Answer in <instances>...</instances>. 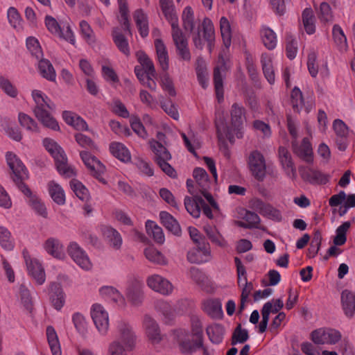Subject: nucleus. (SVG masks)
<instances>
[{"label": "nucleus", "mask_w": 355, "mask_h": 355, "mask_svg": "<svg viewBox=\"0 0 355 355\" xmlns=\"http://www.w3.org/2000/svg\"><path fill=\"white\" fill-rule=\"evenodd\" d=\"M182 18L184 29L192 33V39L195 46L202 49L204 42L206 41L209 49H211V44L214 40V28L212 21L208 18H205L201 27L198 24L196 28L193 12L190 6H187L184 9Z\"/></svg>", "instance_id": "nucleus-1"}, {"label": "nucleus", "mask_w": 355, "mask_h": 355, "mask_svg": "<svg viewBox=\"0 0 355 355\" xmlns=\"http://www.w3.org/2000/svg\"><path fill=\"white\" fill-rule=\"evenodd\" d=\"M116 338L107 346V355H128L136 346L137 336L131 324L126 320H119L116 324Z\"/></svg>", "instance_id": "nucleus-2"}, {"label": "nucleus", "mask_w": 355, "mask_h": 355, "mask_svg": "<svg viewBox=\"0 0 355 355\" xmlns=\"http://www.w3.org/2000/svg\"><path fill=\"white\" fill-rule=\"evenodd\" d=\"M230 114L232 124L230 128L226 127L224 119L220 116H216L215 123L218 139L222 140L226 138L230 142H233L234 136L237 138L243 137L242 128L245 120L244 107L235 103L232 105ZM217 115H218V113H217Z\"/></svg>", "instance_id": "nucleus-3"}, {"label": "nucleus", "mask_w": 355, "mask_h": 355, "mask_svg": "<svg viewBox=\"0 0 355 355\" xmlns=\"http://www.w3.org/2000/svg\"><path fill=\"white\" fill-rule=\"evenodd\" d=\"M32 98L35 103L33 112L37 119L44 126L53 130L58 131L60 126L57 121L50 114L49 110L54 108L51 99L42 91H32Z\"/></svg>", "instance_id": "nucleus-4"}, {"label": "nucleus", "mask_w": 355, "mask_h": 355, "mask_svg": "<svg viewBox=\"0 0 355 355\" xmlns=\"http://www.w3.org/2000/svg\"><path fill=\"white\" fill-rule=\"evenodd\" d=\"M43 145L53 157L57 169L61 175L68 178L75 175L73 168L67 164V157L64 150L56 141L50 138H45L43 140Z\"/></svg>", "instance_id": "nucleus-5"}, {"label": "nucleus", "mask_w": 355, "mask_h": 355, "mask_svg": "<svg viewBox=\"0 0 355 355\" xmlns=\"http://www.w3.org/2000/svg\"><path fill=\"white\" fill-rule=\"evenodd\" d=\"M172 334L178 342L182 353L191 354L202 347V339L192 337L186 328L175 329L172 331Z\"/></svg>", "instance_id": "nucleus-6"}, {"label": "nucleus", "mask_w": 355, "mask_h": 355, "mask_svg": "<svg viewBox=\"0 0 355 355\" xmlns=\"http://www.w3.org/2000/svg\"><path fill=\"white\" fill-rule=\"evenodd\" d=\"M187 300L180 301L176 308H173L171 304L164 300H158L155 302V309L161 315L164 324H171L175 319L177 313H182L187 306Z\"/></svg>", "instance_id": "nucleus-7"}, {"label": "nucleus", "mask_w": 355, "mask_h": 355, "mask_svg": "<svg viewBox=\"0 0 355 355\" xmlns=\"http://www.w3.org/2000/svg\"><path fill=\"white\" fill-rule=\"evenodd\" d=\"M144 286L143 282L136 278L128 281L125 288V298L131 306L139 307L142 305L144 300Z\"/></svg>", "instance_id": "nucleus-8"}, {"label": "nucleus", "mask_w": 355, "mask_h": 355, "mask_svg": "<svg viewBox=\"0 0 355 355\" xmlns=\"http://www.w3.org/2000/svg\"><path fill=\"white\" fill-rule=\"evenodd\" d=\"M22 254L28 275L37 285H42L46 281V273L42 262L32 257L26 250H23Z\"/></svg>", "instance_id": "nucleus-9"}, {"label": "nucleus", "mask_w": 355, "mask_h": 355, "mask_svg": "<svg viewBox=\"0 0 355 355\" xmlns=\"http://www.w3.org/2000/svg\"><path fill=\"white\" fill-rule=\"evenodd\" d=\"M90 313L98 332L101 336L107 335L110 326L109 314L104 306L101 304H94Z\"/></svg>", "instance_id": "nucleus-10"}, {"label": "nucleus", "mask_w": 355, "mask_h": 355, "mask_svg": "<svg viewBox=\"0 0 355 355\" xmlns=\"http://www.w3.org/2000/svg\"><path fill=\"white\" fill-rule=\"evenodd\" d=\"M44 23L47 30L51 34L69 42L73 45L75 44V36L69 26L67 25L66 27L61 28L57 20L50 15L45 17Z\"/></svg>", "instance_id": "nucleus-11"}, {"label": "nucleus", "mask_w": 355, "mask_h": 355, "mask_svg": "<svg viewBox=\"0 0 355 355\" xmlns=\"http://www.w3.org/2000/svg\"><path fill=\"white\" fill-rule=\"evenodd\" d=\"M146 282L152 291L164 296L171 295L174 290L173 284L168 279L158 274L149 275Z\"/></svg>", "instance_id": "nucleus-12"}, {"label": "nucleus", "mask_w": 355, "mask_h": 355, "mask_svg": "<svg viewBox=\"0 0 355 355\" xmlns=\"http://www.w3.org/2000/svg\"><path fill=\"white\" fill-rule=\"evenodd\" d=\"M80 156L92 175L103 184H106L107 182L103 177L105 173V166L96 157L87 151H81Z\"/></svg>", "instance_id": "nucleus-13"}, {"label": "nucleus", "mask_w": 355, "mask_h": 355, "mask_svg": "<svg viewBox=\"0 0 355 355\" xmlns=\"http://www.w3.org/2000/svg\"><path fill=\"white\" fill-rule=\"evenodd\" d=\"M172 37L177 49L178 54L184 60H191V53L188 47V41L179 27L178 22L171 24Z\"/></svg>", "instance_id": "nucleus-14"}, {"label": "nucleus", "mask_w": 355, "mask_h": 355, "mask_svg": "<svg viewBox=\"0 0 355 355\" xmlns=\"http://www.w3.org/2000/svg\"><path fill=\"white\" fill-rule=\"evenodd\" d=\"M67 252L73 261L82 269L89 270L92 263L85 251L76 242H71L67 247Z\"/></svg>", "instance_id": "nucleus-15"}, {"label": "nucleus", "mask_w": 355, "mask_h": 355, "mask_svg": "<svg viewBox=\"0 0 355 355\" xmlns=\"http://www.w3.org/2000/svg\"><path fill=\"white\" fill-rule=\"evenodd\" d=\"M6 162L9 168L15 175L14 181L19 187V183L28 177V172L22 162L14 153L8 152L6 155Z\"/></svg>", "instance_id": "nucleus-16"}, {"label": "nucleus", "mask_w": 355, "mask_h": 355, "mask_svg": "<svg viewBox=\"0 0 355 355\" xmlns=\"http://www.w3.org/2000/svg\"><path fill=\"white\" fill-rule=\"evenodd\" d=\"M211 259L209 243L202 241V244L191 249L187 253V260L192 263L201 264Z\"/></svg>", "instance_id": "nucleus-17"}, {"label": "nucleus", "mask_w": 355, "mask_h": 355, "mask_svg": "<svg viewBox=\"0 0 355 355\" xmlns=\"http://www.w3.org/2000/svg\"><path fill=\"white\" fill-rule=\"evenodd\" d=\"M248 165L252 175L258 180L266 176V163L263 155L257 150L252 151L248 158Z\"/></svg>", "instance_id": "nucleus-18"}, {"label": "nucleus", "mask_w": 355, "mask_h": 355, "mask_svg": "<svg viewBox=\"0 0 355 355\" xmlns=\"http://www.w3.org/2000/svg\"><path fill=\"white\" fill-rule=\"evenodd\" d=\"M145 334L153 344H159L163 339L159 324L150 315H145L143 319Z\"/></svg>", "instance_id": "nucleus-19"}, {"label": "nucleus", "mask_w": 355, "mask_h": 355, "mask_svg": "<svg viewBox=\"0 0 355 355\" xmlns=\"http://www.w3.org/2000/svg\"><path fill=\"white\" fill-rule=\"evenodd\" d=\"M50 302L53 308L58 311L64 306L66 294L60 283L53 282L48 286Z\"/></svg>", "instance_id": "nucleus-20"}, {"label": "nucleus", "mask_w": 355, "mask_h": 355, "mask_svg": "<svg viewBox=\"0 0 355 355\" xmlns=\"http://www.w3.org/2000/svg\"><path fill=\"white\" fill-rule=\"evenodd\" d=\"M19 190L27 197V202L35 211L44 218H46V208L41 200L35 195L33 194L30 189L24 182L19 183Z\"/></svg>", "instance_id": "nucleus-21"}, {"label": "nucleus", "mask_w": 355, "mask_h": 355, "mask_svg": "<svg viewBox=\"0 0 355 355\" xmlns=\"http://www.w3.org/2000/svg\"><path fill=\"white\" fill-rule=\"evenodd\" d=\"M234 262L238 275V284L239 286L242 288L241 297L243 298L244 300H248L253 289V285L251 282H248L245 268L242 264L241 259L236 257L234 258Z\"/></svg>", "instance_id": "nucleus-22"}, {"label": "nucleus", "mask_w": 355, "mask_h": 355, "mask_svg": "<svg viewBox=\"0 0 355 355\" xmlns=\"http://www.w3.org/2000/svg\"><path fill=\"white\" fill-rule=\"evenodd\" d=\"M98 292L103 298L113 302L118 307L124 309L126 306L124 295L116 288L112 286H103Z\"/></svg>", "instance_id": "nucleus-23"}, {"label": "nucleus", "mask_w": 355, "mask_h": 355, "mask_svg": "<svg viewBox=\"0 0 355 355\" xmlns=\"http://www.w3.org/2000/svg\"><path fill=\"white\" fill-rule=\"evenodd\" d=\"M193 175L196 182L200 187L204 197L213 207L218 208L217 204L214 200L213 197L207 191V189L209 187V182L208 180V175L205 170L202 168H196L193 171Z\"/></svg>", "instance_id": "nucleus-24"}, {"label": "nucleus", "mask_w": 355, "mask_h": 355, "mask_svg": "<svg viewBox=\"0 0 355 355\" xmlns=\"http://www.w3.org/2000/svg\"><path fill=\"white\" fill-rule=\"evenodd\" d=\"M294 153L308 163L313 162V148L309 139L305 137L299 144L297 140L292 141Z\"/></svg>", "instance_id": "nucleus-25"}, {"label": "nucleus", "mask_w": 355, "mask_h": 355, "mask_svg": "<svg viewBox=\"0 0 355 355\" xmlns=\"http://www.w3.org/2000/svg\"><path fill=\"white\" fill-rule=\"evenodd\" d=\"M42 247L48 254L55 259L62 260L65 258L64 245L58 239L49 238L44 242Z\"/></svg>", "instance_id": "nucleus-26"}, {"label": "nucleus", "mask_w": 355, "mask_h": 355, "mask_svg": "<svg viewBox=\"0 0 355 355\" xmlns=\"http://www.w3.org/2000/svg\"><path fill=\"white\" fill-rule=\"evenodd\" d=\"M261 64L263 75L270 85L275 82V72L273 65V58L272 55L263 53L261 57Z\"/></svg>", "instance_id": "nucleus-27"}, {"label": "nucleus", "mask_w": 355, "mask_h": 355, "mask_svg": "<svg viewBox=\"0 0 355 355\" xmlns=\"http://www.w3.org/2000/svg\"><path fill=\"white\" fill-rule=\"evenodd\" d=\"M203 311L211 318L220 319L223 316L222 304L218 299H207L202 302Z\"/></svg>", "instance_id": "nucleus-28"}, {"label": "nucleus", "mask_w": 355, "mask_h": 355, "mask_svg": "<svg viewBox=\"0 0 355 355\" xmlns=\"http://www.w3.org/2000/svg\"><path fill=\"white\" fill-rule=\"evenodd\" d=\"M279 157L280 162L286 175L292 179L296 177V170L292 161L291 155L288 150L283 146L279 148Z\"/></svg>", "instance_id": "nucleus-29"}, {"label": "nucleus", "mask_w": 355, "mask_h": 355, "mask_svg": "<svg viewBox=\"0 0 355 355\" xmlns=\"http://www.w3.org/2000/svg\"><path fill=\"white\" fill-rule=\"evenodd\" d=\"M302 175L305 180L312 184H325L330 178L329 175L313 168H309Z\"/></svg>", "instance_id": "nucleus-30"}, {"label": "nucleus", "mask_w": 355, "mask_h": 355, "mask_svg": "<svg viewBox=\"0 0 355 355\" xmlns=\"http://www.w3.org/2000/svg\"><path fill=\"white\" fill-rule=\"evenodd\" d=\"M62 118L66 123L72 126L76 130L83 131L88 129L86 121L75 112L64 111Z\"/></svg>", "instance_id": "nucleus-31"}, {"label": "nucleus", "mask_w": 355, "mask_h": 355, "mask_svg": "<svg viewBox=\"0 0 355 355\" xmlns=\"http://www.w3.org/2000/svg\"><path fill=\"white\" fill-rule=\"evenodd\" d=\"M149 145L155 155L154 160L156 163L162 160H170L171 159V153L162 143L151 139L149 141Z\"/></svg>", "instance_id": "nucleus-32"}, {"label": "nucleus", "mask_w": 355, "mask_h": 355, "mask_svg": "<svg viewBox=\"0 0 355 355\" xmlns=\"http://www.w3.org/2000/svg\"><path fill=\"white\" fill-rule=\"evenodd\" d=\"M144 254L146 259L153 264L165 266L168 263L166 257L153 246L146 248Z\"/></svg>", "instance_id": "nucleus-33"}, {"label": "nucleus", "mask_w": 355, "mask_h": 355, "mask_svg": "<svg viewBox=\"0 0 355 355\" xmlns=\"http://www.w3.org/2000/svg\"><path fill=\"white\" fill-rule=\"evenodd\" d=\"M332 37L334 42L340 52H345L348 49L347 37L343 28L338 24H335L332 28Z\"/></svg>", "instance_id": "nucleus-34"}, {"label": "nucleus", "mask_w": 355, "mask_h": 355, "mask_svg": "<svg viewBox=\"0 0 355 355\" xmlns=\"http://www.w3.org/2000/svg\"><path fill=\"white\" fill-rule=\"evenodd\" d=\"M260 35L263 45L268 49H274L277 44V35L270 28L263 26L260 31Z\"/></svg>", "instance_id": "nucleus-35"}, {"label": "nucleus", "mask_w": 355, "mask_h": 355, "mask_svg": "<svg viewBox=\"0 0 355 355\" xmlns=\"http://www.w3.org/2000/svg\"><path fill=\"white\" fill-rule=\"evenodd\" d=\"M137 28L142 37H145L148 35V21L146 14L141 9L135 11L133 15Z\"/></svg>", "instance_id": "nucleus-36"}, {"label": "nucleus", "mask_w": 355, "mask_h": 355, "mask_svg": "<svg viewBox=\"0 0 355 355\" xmlns=\"http://www.w3.org/2000/svg\"><path fill=\"white\" fill-rule=\"evenodd\" d=\"M159 5L166 19L171 24L178 22L173 0H159Z\"/></svg>", "instance_id": "nucleus-37"}, {"label": "nucleus", "mask_w": 355, "mask_h": 355, "mask_svg": "<svg viewBox=\"0 0 355 355\" xmlns=\"http://www.w3.org/2000/svg\"><path fill=\"white\" fill-rule=\"evenodd\" d=\"M159 218L162 223L170 232L175 235L180 234L181 229L178 222L169 213L162 211L159 213Z\"/></svg>", "instance_id": "nucleus-38"}, {"label": "nucleus", "mask_w": 355, "mask_h": 355, "mask_svg": "<svg viewBox=\"0 0 355 355\" xmlns=\"http://www.w3.org/2000/svg\"><path fill=\"white\" fill-rule=\"evenodd\" d=\"M38 60V70L40 75L49 81H55L56 73L51 62L42 58Z\"/></svg>", "instance_id": "nucleus-39"}, {"label": "nucleus", "mask_w": 355, "mask_h": 355, "mask_svg": "<svg viewBox=\"0 0 355 355\" xmlns=\"http://www.w3.org/2000/svg\"><path fill=\"white\" fill-rule=\"evenodd\" d=\"M155 46L161 68L164 71H167L168 69V56L166 46L161 40L157 39L155 41Z\"/></svg>", "instance_id": "nucleus-40"}, {"label": "nucleus", "mask_w": 355, "mask_h": 355, "mask_svg": "<svg viewBox=\"0 0 355 355\" xmlns=\"http://www.w3.org/2000/svg\"><path fill=\"white\" fill-rule=\"evenodd\" d=\"M46 337L53 355H62L61 347L58 336L55 329L52 326L46 328Z\"/></svg>", "instance_id": "nucleus-41"}, {"label": "nucleus", "mask_w": 355, "mask_h": 355, "mask_svg": "<svg viewBox=\"0 0 355 355\" xmlns=\"http://www.w3.org/2000/svg\"><path fill=\"white\" fill-rule=\"evenodd\" d=\"M203 204V200L198 196L194 198L187 196L184 198V206L187 211L194 218H198L200 214V207Z\"/></svg>", "instance_id": "nucleus-42"}, {"label": "nucleus", "mask_w": 355, "mask_h": 355, "mask_svg": "<svg viewBox=\"0 0 355 355\" xmlns=\"http://www.w3.org/2000/svg\"><path fill=\"white\" fill-rule=\"evenodd\" d=\"M110 150L111 153L119 160L128 162L131 159L130 153L128 149L121 143L114 142L110 144Z\"/></svg>", "instance_id": "nucleus-43"}, {"label": "nucleus", "mask_w": 355, "mask_h": 355, "mask_svg": "<svg viewBox=\"0 0 355 355\" xmlns=\"http://www.w3.org/2000/svg\"><path fill=\"white\" fill-rule=\"evenodd\" d=\"M146 229L149 236L157 243H163L165 239L162 229L158 226L154 221L147 220L146 223Z\"/></svg>", "instance_id": "nucleus-44"}, {"label": "nucleus", "mask_w": 355, "mask_h": 355, "mask_svg": "<svg viewBox=\"0 0 355 355\" xmlns=\"http://www.w3.org/2000/svg\"><path fill=\"white\" fill-rule=\"evenodd\" d=\"M0 246L7 251H11L15 248V239L11 232L3 225H0Z\"/></svg>", "instance_id": "nucleus-45"}, {"label": "nucleus", "mask_w": 355, "mask_h": 355, "mask_svg": "<svg viewBox=\"0 0 355 355\" xmlns=\"http://www.w3.org/2000/svg\"><path fill=\"white\" fill-rule=\"evenodd\" d=\"M204 230L211 241L220 247H225L227 243L216 227L206 225Z\"/></svg>", "instance_id": "nucleus-46"}, {"label": "nucleus", "mask_w": 355, "mask_h": 355, "mask_svg": "<svg viewBox=\"0 0 355 355\" xmlns=\"http://www.w3.org/2000/svg\"><path fill=\"white\" fill-rule=\"evenodd\" d=\"M49 191L53 200L58 205H62L65 203V194L62 188L55 182L49 183Z\"/></svg>", "instance_id": "nucleus-47"}, {"label": "nucleus", "mask_w": 355, "mask_h": 355, "mask_svg": "<svg viewBox=\"0 0 355 355\" xmlns=\"http://www.w3.org/2000/svg\"><path fill=\"white\" fill-rule=\"evenodd\" d=\"M224 332V327L219 324H214L207 328V334L209 340L214 344H219L222 342Z\"/></svg>", "instance_id": "nucleus-48"}, {"label": "nucleus", "mask_w": 355, "mask_h": 355, "mask_svg": "<svg viewBox=\"0 0 355 355\" xmlns=\"http://www.w3.org/2000/svg\"><path fill=\"white\" fill-rule=\"evenodd\" d=\"M112 38L118 49L125 55H128L130 54L128 42L125 36L119 31L118 28L113 30Z\"/></svg>", "instance_id": "nucleus-49"}, {"label": "nucleus", "mask_w": 355, "mask_h": 355, "mask_svg": "<svg viewBox=\"0 0 355 355\" xmlns=\"http://www.w3.org/2000/svg\"><path fill=\"white\" fill-rule=\"evenodd\" d=\"M118 3L119 9V22L123 26L124 31L130 33L129 10L127 0H118Z\"/></svg>", "instance_id": "nucleus-50"}, {"label": "nucleus", "mask_w": 355, "mask_h": 355, "mask_svg": "<svg viewBox=\"0 0 355 355\" xmlns=\"http://www.w3.org/2000/svg\"><path fill=\"white\" fill-rule=\"evenodd\" d=\"M103 235L113 248L115 249L121 248L123 241L118 231L112 227H105L103 230Z\"/></svg>", "instance_id": "nucleus-51"}, {"label": "nucleus", "mask_w": 355, "mask_h": 355, "mask_svg": "<svg viewBox=\"0 0 355 355\" xmlns=\"http://www.w3.org/2000/svg\"><path fill=\"white\" fill-rule=\"evenodd\" d=\"M302 19L306 33L309 35L314 33L315 31V17L311 8L304 10Z\"/></svg>", "instance_id": "nucleus-52"}, {"label": "nucleus", "mask_w": 355, "mask_h": 355, "mask_svg": "<svg viewBox=\"0 0 355 355\" xmlns=\"http://www.w3.org/2000/svg\"><path fill=\"white\" fill-rule=\"evenodd\" d=\"M244 221H237L236 225L244 228H252L257 227L260 223L259 216L252 211H246L243 216Z\"/></svg>", "instance_id": "nucleus-53"}, {"label": "nucleus", "mask_w": 355, "mask_h": 355, "mask_svg": "<svg viewBox=\"0 0 355 355\" xmlns=\"http://www.w3.org/2000/svg\"><path fill=\"white\" fill-rule=\"evenodd\" d=\"M71 319L77 332L82 336H85L88 329V324L85 317L82 313L76 312L72 315Z\"/></svg>", "instance_id": "nucleus-54"}, {"label": "nucleus", "mask_w": 355, "mask_h": 355, "mask_svg": "<svg viewBox=\"0 0 355 355\" xmlns=\"http://www.w3.org/2000/svg\"><path fill=\"white\" fill-rule=\"evenodd\" d=\"M221 36L225 46L228 48L231 44L232 32L229 21L225 17L220 20Z\"/></svg>", "instance_id": "nucleus-55"}, {"label": "nucleus", "mask_w": 355, "mask_h": 355, "mask_svg": "<svg viewBox=\"0 0 355 355\" xmlns=\"http://www.w3.org/2000/svg\"><path fill=\"white\" fill-rule=\"evenodd\" d=\"M214 80L216 97L218 102H221L223 100V85L221 68L219 67L214 69Z\"/></svg>", "instance_id": "nucleus-56"}, {"label": "nucleus", "mask_w": 355, "mask_h": 355, "mask_svg": "<svg viewBox=\"0 0 355 355\" xmlns=\"http://www.w3.org/2000/svg\"><path fill=\"white\" fill-rule=\"evenodd\" d=\"M18 121L20 125L27 130L33 132H39L37 123L26 114L23 112L19 113Z\"/></svg>", "instance_id": "nucleus-57"}, {"label": "nucleus", "mask_w": 355, "mask_h": 355, "mask_svg": "<svg viewBox=\"0 0 355 355\" xmlns=\"http://www.w3.org/2000/svg\"><path fill=\"white\" fill-rule=\"evenodd\" d=\"M7 17L10 24L15 29L19 31L22 28L23 20L17 11L14 7H10L7 12Z\"/></svg>", "instance_id": "nucleus-58"}, {"label": "nucleus", "mask_w": 355, "mask_h": 355, "mask_svg": "<svg viewBox=\"0 0 355 355\" xmlns=\"http://www.w3.org/2000/svg\"><path fill=\"white\" fill-rule=\"evenodd\" d=\"M26 46L31 55L37 60H40L43 57V52L38 40L33 37H29L26 39Z\"/></svg>", "instance_id": "nucleus-59"}, {"label": "nucleus", "mask_w": 355, "mask_h": 355, "mask_svg": "<svg viewBox=\"0 0 355 355\" xmlns=\"http://www.w3.org/2000/svg\"><path fill=\"white\" fill-rule=\"evenodd\" d=\"M70 186L76 196L81 200H87L89 198L87 189L79 181L73 180L70 182Z\"/></svg>", "instance_id": "nucleus-60"}, {"label": "nucleus", "mask_w": 355, "mask_h": 355, "mask_svg": "<svg viewBox=\"0 0 355 355\" xmlns=\"http://www.w3.org/2000/svg\"><path fill=\"white\" fill-rule=\"evenodd\" d=\"M350 225L351 223L347 221L336 229V236L334 239V243L336 245H342L346 242V233L349 229Z\"/></svg>", "instance_id": "nucleus-61"}, {"label": "nucleus", "mask_w": 355, "mask_h": 355, "mask_svg": "<svg viewBox=\"0 0 355 355\" xmlns=\"http://www.w3.org/2000/svg\"><path fill=\"white\" fill-rule=\"evenodd\" d=\"M138 61L145 70L146 74L150 76H156L155 67L152 60L144 53L141 52L138 53Z\"/></svg>", "instance_id": "nucleus-62"}, {"label": "nucleus", "mask_w": 355, "mask_h": 355, "mask_svg": "<svg viewBox=\"0 0 355 355\" xmlns=\"http://www.w3.org/2000/svg\"><path fill=\"white\" fill-rule=\"evenodd\" d=\"M0 89L8 96L17 98L18 90L17 87L6 78L0 77Z\"/></svg>", "instance_id": "nucleus-63"}, {"label": "nucleus", "mask_w": 355, "mask_h": 355, "mask_svg": "<svg viewBox=\"0 0 355 355\" xmlns=\"http://www.w3.org/2000/svg\"><path fill=\"white\" fill-rule=\"evenodd\" d=\"M189 274L190 277L201 287H205L209 282L208 277L197 268L192 267Z\"/></svg>", "instance_id": "nucleus-64"}]
</instances>
